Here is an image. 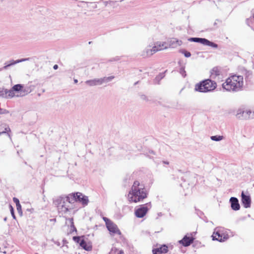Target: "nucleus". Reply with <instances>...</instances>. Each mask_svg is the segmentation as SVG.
Here are the masks:
<instances>
[{
	"label": "nucleus",
	"instance_id": "1",
	"mask_svg": "<svg viewBox=\"0 0 254 254\" xmlns=\"http://www.w3.org/2000/svg\"><path fill=\"white\" fill-rule=\"evenodd\" d=\"M244 78L242 75H233L222 84V87L228 91L238 92L243 89Z\"/></svg>",
	"mask_w": 254,
	"mask_h": 254
},
{
	"label": "nucleus",
	"instance_id": "2",
	"mask_svg": "<svg viewBox=\"0 0 254 254\" xmlns=\"http://www.w3.org/2000/svg\"><path fill=\"white\" fill-rule=\"evenodd\" d=\"M127 197L130 202H137L147 197V193L144 187L136 181L129 191Z\"/></svg>",
	"mask_w": 254,
	"mask_h": 254
},
{
	"label": "nucleus",
	"instance_id": "3",
	"mask_svg": "<svg viewBox=\"0 0 254 254\" xmlns=\"http://www.w3.org/2000/svg\"><path fill=\"white\" fill-rule=\"evenodd\" d=\"M73 198L70 194L67 195H63L55 198L53 203L57 206L59 212L63 215L72 209L71 204L73 203Z\"/></svg>",
	"mask_w": 254,
	"mask_h": 254
},
{
	"label": "nucleus",
	"instance_id": "4",
	"mask_svg": "<svg viewBox=\"0 0 254 254\" xmlns=\"http://www.w3.org/2000/svg\"><path fill=\"white\" fill-rule=\"evenodd\" d=\"M217 87L215 81L210 79H205L195 85L194 90L199 92H208L213 91Z\"/></svg>",
	"mask_w": 254,
	"mask_h": 254
},
{
	"label": "nucleus",
	"instance_id": "5",
	"mask_svg": "<svg viewBox=\"0 0 254 254\" xmlns=\"http://www.w3.org/2000/svg\"><path fill=\"white\" fill-rule=\"evenodd\" d=\"M32 90L30 86H24L22 84H18L14 85L9 91V98L14 96H23L30 93Z\"/></svg>",
	"mask_w": 254,
	"mask_h": 254
},
{
	"label": "nucleus",
	"instance_id": "6",
	"mask_svg": "<svg viewBox=\"0 0 254 254\" xmlns=\"http://www.w3.org/2000/svg\"><path fill=\"white\" fill-rule=\"evenodd\" d=\"M114 78V76H110L109 77H104L100 78H94L86 81L85 83L89 86L101 85L104 83H107L111 81Z\"/></svg>",
	"mask_w": 254,
	"mask_h": 254
},
{
	"label": "nucleus",
	"instance_id": "7",
	"mask_svg": "<svg viewBox=\"0 0 254 254\" xmlns=\"http://www.w3.org/2000/svg\"><path fill=\"white\" fill-rule=\"evenodd\" d=\"M103 219L106 223L107 228L112 235H121V232L116 224L114 223L112 221L106 217H103Z\"/></svg>",
	"mask_w": 254,
	"mask_h": 254
},
{
	"label": "nucleus",
	"instance_id": "8",
	"mask_svg": "<svg viewBox=\"0 0 254 254\" xmlns=\"http://www.w3.org/2000/svg\"><path fill=\"white\" fill-rule=\"evenodd\" d=\"M212 237L213 240H216L220 242H223L229 238L228 234L223 233L221 228H215Z\"/></svg>",
	"mask_w": 254,
	"mask_h": 254
},
{
	"label": "nucleus",
	"instance_id": "9",
	"mask_svg": "<svg viewBox=\"0 0 254 254\" xmlns=\"http://www.w3.org/2000/svg\"><path fill=\"white\" fill-rule=\"evenodd\" d=\"M188 41L190 42L199 43L203 45L208 46L215 49L218 48V45L217 44L211 42L205 38L192 37L188 39Z\"/></svg>",
	"mask_w": 254,
	"mask_h": 254
},
{
	"label": "nucleus",
	"instance_id": "10",
	"mask_svg": "<svg viewBox=\"0 0 254 254\" xmlns=\"http://www.w3.org/2000/svg\"><path fill=\"white\" fill-rule=\"evenodd\" d=\"M70 195L73 197V198L74 200H73V203L74 202H79L83 205H87L88 203L89 200L88 197L80 192L70 193Z\"/></svg>",
	"mask_w": 254,
	"mask_h": 254
},
{
	"label": "nucleus",
	"instance_id": "11",
	"mask_svg": "<svg viewBox=\"0 0 254 254\" xmlns=\"http://www.w3.org/2000/svg\"><path fill=\"white\" fill-rule=\"evenodd\" d=\"M151 206L150 203L141 205L135 210V215L138 218H142L147 213L149 208Z\"/></svg>",
	"mask_w": 254,
	"mask_h": 254
},
{
	"label": "nucleus",
	"instance_id": "12",
	"mask_svg": "<svg viewBox=\"0 0 254 254\" xmlns=\"http://www.w3.org/2000/svg\"><path fill=\"white\" fill-rule=\"evenodd\" d=\"M252 113V111L250 110H244L243 109H239L237 112L236 117L241 120L250 119V114Z\"/></svg>",
	"mask_w": 254,
	"mask_h": 254
},
{
	"label": "nucleus",
	"instance_id": "13",
	"mask_svg": "<svg viewBox=\"0 0 254 254\" xmlns=\"http://www.w3.org/2000/svg\"><path fill=\"white\" fill-rule=\"evenodd\" d=\"M170 46L165 42L158 41L154 43L153 51L156 53L158 51L168 48Z\"/></svg>",
	"mask_w": 254,
	"mask_h": 254
},
{
	"label": "nucleus",
	"instance_id": "14",
	"mask_svg": "<svg viewBox=\"0 0 254 254\" xmlns=\"http://www.w3.org/2000/svg\"><path fill=\"white\" fill-rule=\"evenodd\" d=\"M242 202L245 208H249L251 207V199L249 195H246L244 191L241 193Z\"/></svg>",
	"mask_w": 254,
	"mask_h": 254
},
{
	"label": "nucleus",
	"instance_id": "15",
	"mask_svg": "<svg viewBox=\"0 0 254 254\" xmlns=\"http://www.w3.org/2000/svg\"><path fill=\"white\" fill-rule=\"evenodd\" d=\"M193 241V238L192 237H188L187 235H186L181 240L179 241V243L185 247H188L192 244Z\"/></svg>",
	"mask_w": 254,
	"mask_h": 254
},
{
	"label": "nucleus",
	"instance_id": "16",
	"mask_svg": "<svg viewBox=\"0 0 254 254\" xmlns=\"http://www.w3.org/2000/svg\"><path fill=\"white\" fill-rule=\"evenodd\" d=\"M230 202L231 203V207L233 210L237 211L240 209V206L239 200L236 197H231L230 199Z\"/></svg>",
	"mask_w": 254,
	"mask_h": 254
},
{
	"label": "nucleus",
	"instance_id": "17",
	"mask_svg": "<svg viewBox=\"0 0 254 254\" xmlns=\"http://www.w3.org/2000/svg\"><path fill=\"white\" fill-rule=\"evenodd\" d=\"M151 46H148L142 52L141 54V56L145 58L149 57L152 56L153 54L155 53L156 52L153 50V47L151 48Z\"/></svg>",
	"mask_w": 254,
	"mask_h": 254
},
{
	"label": "nucleus",
	"instance_id": "18",
	"mask_svg": "<svg viewBox=\"0 0 254 254\" xmlns=\"http://www.w3.org/2000/svg\"><path fill=\"white\" fill-rule=\"evenodd\" d=\"M10 131V129L8 126L5 124H2L0 125V134L3 133H6L8 137L11 139L10 135L9 132Z\"/></svg>",
	"mask_w": 254,
	"mask_h": 254
},
{
	"label": "nucleus",
	"instance_id": "19",
	"mask_svg": "<svg viewBox=\"0 0 254 254\" xmlns=\"http://www.w3.org/2000/svg\"><path fill=\"white\" fill-rule=\"evenodd\" d=\"M29 60H30V58H28L21 59L20 60H18L16 61H10V63L8 64H7V63L5 64V65L3 67V68L5 69H6L8 68V67H9V66H10L12 65H14L16 64H17V63H19L20 62L29 61Z\"/></svg>",
	"mask_w": 254,
	"mask_h": 254
},
{
	"label": "nucleus",
	"instance_id": "20",
	"mask_svg": "<svg viewBox=\"0 0 254 254\" xmlns=\"http://www.w3.org/2000/svg\"><path fill=\"white\" fill-rule=\"evenodd\" d=\"M80 246L84 250L87 251L92 250V246L89 243L87 244L84 239H82L81 242H80Z\"/></svg>",
	"mask_w": 254,
	"mask_h": 254
},
{
	"label": "nucleus",
	"instance_id": "21",
	"mask_svg": "<svg viewBox=\"0 0 254 254\" xmlns=\"http://www.w3.org/2000/svg\"><path fill=\"white\" fill-rule=\"evenodd\" d=\"M220 71L218 67H213L210 71V77L212 79H215L217 76L220 75Z\"/></svg>",
	"mask_w": 254,
	"mask_h": 254
},
{
	"label": "nucleus",
	"instance_id": "22",
	"mask_svg": "<svg viewBox=\"0 0 254 254\" xmlns=\"http://www.w3.org/2000/svg\"><path fill=\"white\" fill-rule=\"evenodd\" d=\"M9 91L3 88H0V97L5 98H9Z\"/></svg>",
	"mask_w": 254,
	"mask_h": 254
},
{
	"label": "nucleus",
	"instance_id": "23",
	"mask_svg": "<svg viewBox=\"0 0 254 254\" xmlns=\"http://www.w3.org/2000/svg\"><path fill=\"white\" fill-rule=\"evenodd\" d=\"M165 76V73H160L154 79V82L155 84H159V81Z\"/></svg>",
	"mask_w": 254,
	"mask_h": 254
},
{
	"label": "nucleus",
	"instance_id": "24",
	"mask_svg": "<svg viewBox=\"0 0 254 254\" xmlns=\"http://www.w3.org/2000/svg\"><path fill=\"white\" fill-rule=\"evenodd\" d=\"M210 138L212 140L215 141H219L223 139V136L222 135H214L211 136Z\"/></svg>",
	"mask_w": 254,
	"mask_h": 254
},
{
	"label": "nucleus",
	"instance_id": "25",
	"mask_svg": "<svg viewBox=\"0 0 254 254\" xmlns=\"http://www.w3.org/2000/svg\"><path fill=\"white\" fill-rule=\"evenodd\" d=\"M158 249L161 254L162 253H166L168 252V247L166 245H163Z\"/></svg>",
	"mask_w": 254,
	"mask_h": 254
},
{
	"label": "nucleus",
	"instance_id": "26",
	"mask_svg": "<svg viewBox=\"0 0 254 254\" xmlns=\"http://www.w3.org/2000/svg\"><path fill=\"white\" fill-rule=\"evenodd\" d=\"M113 253H117V254H123V251L122 250H118L116 248H112L110 254H112Z\"/></svg>",
	"mask_w": 254,
	"mask_h": 254
},
{
	"label": "nucleus",
	"instance_id": "27",
	"mask_svg": "<svg viewBox=\"0 0 254 254\" xmlns=\"http://www.w3.org/2000/svg\"><path fill=\"white\" fill-rule=\"evenodd\" d=\"M171 44L172 45H174V46H177L181 45V44L182 43L181 41H179L176 39H173V40H171Z\"/></svg>",
	"mask_w": 254,
	"mask_h": 254
},
{
	"label": "nucleus",
	"instance_id": "28",
	"mask_svg": "<svg viewBox=\"0 0 254 254\" xmlns=\"http://www.w3.org/2000/svg\"><path fill=\"white\" fill-rule=\"evenodd\" d=\"M73 240L74 242L78 243L80 245V242H81L82 239H81V238L79 236H74L73 237Z\"/></svg>",
	"mask_w": 254,
	"mask_h": 254
},
{
	"label": "nucleus",
	"instance_id": "29",
	"mask_svg": "<svg viewBox=\"0 0 254 254\" xmlns=\"http://www.w3.org/2000/svg\"><path fill=\"white\" fill-rule=\"evenodd\" d=\"M16 208H17V210L18 211V213L20 214V215H22V210H21V206L20 204L19 205H17L16 206Z\"/></svg>",
	"mask_w": 254,
	"mask_h": 254
},
{
	"label": "nucleus",
	"instance_id": "30",
	"mask_svg": "<svg viewBox=\"0 0 254 254\" xmlns=\"http://www.w3.org/2000/svg\"><path fill=\"white\" fill-rule=\"evenodd\" d=\"M183 53L184 54V56L187 58H189L191 56L190 53L187 51H184Z\"/></svg>",
	"mask_w": 254,
	"mask_h": 254
},
{
	"label": "nucleus",
	"instance_id": "31",
	"mask_svg": "<svg viewBox=\"0 0 254 254\" xmlns=\"http://www.w3.org/2000/svg\"><path fill=\"white\" fill-rule=\"evenodd\" d=\"M13 200L15 203L16 206H17V205L20 204V202H19V199L18 198H17L16 197H13Z\"/></svg>",
	"mask_w": 254,
	"mask_h": 254
},
{
	"label": "nucleus",
	"instance_id": "32",
	"mask_svg": "<svg viewBox=\"0 0 254 254\" xmlns=\"http://www.w3.org/2000/svg\"><path fill=\"white\" fill-rule=\"evenodd\" d=\"M180 73L182 74V75L184 76V77H185V76L186 75V71H185V69L184 68H181V69H180Z\"/></svg>",
	"mask_w": 254,
	"mask_h": 254
},
{
	"label": "nucleus",
	"instance_id": "33",
	"mask_svg": "<svg viewBox=\"0 0 254 254\" xmlns=\"http://www.w3.org/2000/svg\"><path fill=\"white\" fill-rule=\"evenodd\" d=\"M10 212H11V215H12L13 218L14 219H15V216L14 213L13 208V207L11 205H10Z\"/></svg>",
	"mask_w": 254,
	"mask_h": 254
},
{
	"label": "nucleus",
	"instance_id": "34",
	"mask_svg": "<svg viewBox=\"0 0 254 254\" xmlns=\"http://www.w3.org/2000/svg\"><path fill=\"white\" fill-rule=\"evenodd\" d=\"M140 98L143 100H145V101L148 100L147 97L145 95H141L140 96Z\"/></svg>",
	"mask_w": 254,
	"mask_h": 254
},
{
	"label": "nucleus",
	"instance_id": "35",
	"mask_svg": "<svg viewBox=\"0 0 254 254\" xmlns=\"http://www.w3.org/2000/svg\"><path fill=\"white\" fill-rule=\"evenodd\" d=\"M69 222L71 223V226L75 229V227L73 225V219L72 218H69Z\"/></svg>",
	"mask_w": 254,
	"mask_h": 254
},
{
	"label": "nucleus",
	"instance_id": "36",
	"mask_svg": "<svg viewBox=\"0 0 254 254\" xmlns=\"http://www.w3.org/2000/svg\"><path fill=\"white\" fill-rule=\"evenodd\" d=\"M250 119H254V111H252V113L250 114Z\"/></svg>",
	"mask_w": 254,
	"mask_h": 254
},
{
	"label": "nucleus",
	"instance_id": "37",
	"mask_svg": "<svg viewBox=\"0 0 254 254\" xmlns=\"http://www.w3.org/2000/svg\"><path fill=\"white\" fill-rule=\"evenodd\" d=\"M0 112H5V114L8 113V112L6 110H3L1 109H0Z\"/></svg>",
	"mask_w": 254,
	"mask_h": 254
},
{
	"label": "nucleus",
	"instance_id": "38",
	"mask_svg": "<svg viewBox=\"0 0 254 254\" xmlns=\"http://www.w3.org/2000/svg\"><path fill=\"white\" fill-rule=\"evenodd\" d=\"M53 68L54 69H57L58 68V65L57 64H55L54 65Z\"/></svg>",
	"mask_w": 254,
	"mask_h": 254
},
{
	"label": "nucleus",
	"instance_id": "39",
	"mask_svg": "<svg viewBox=\"0 0 254 254\" xmlns=\"http://www.w3.org/2000/svg\"><path fill=\"white\" fill-rule=\"evenodd\" d=\"M0 252H2V253H4V254H6V252L5 251H4V250H3V251H1V248H0Z\"/></svg>",
	"mask_w": 254,
	"mask_h": 254
},
{
	"label": "nucleus",
	"instance_id": "40",
	"mask_svg": "<svg viewBox=\"0 0 254 254\" xmlns=\"http://www.w3.org/2000/svg\"><path fill=\"white\" fill-rule=\"evenodd\" d=\"M0 252H2V253H4V254H6V252L5 251H4V250H3V251H1V248H0Z\"/></svg>",
	"mask_w": 254,
	"mask_h": 254
},
{
	"label": "nucleus",
	"instance_id": "41",
	"mask_svg": "<svg viewBox=\"0 0 254 254\" xmlns=\"http://www.w3.org/2000/svg\"><path fill=\"white\" fill-rule=\"evenodd\" d=\"M150 154L155 155V153L153 151L151 150L150 151Z\"/></svg>",
	"mask_w": 254,
	"mask_h": 254
},
{
	"label": "nucleus",
	"instance_id": "42",
	"mask_svg": "<svg viewBox=\"0 0 254 254\" xmlns=\"http://www.w3.org/2000/svg\"><path fill=\"white\" fill-rule=\"evenodd\" d=\"M77 82H78L77 79H74V82L75 83H77Z\"/></svg>",
	"mask_w": 254,
	"mask_h": 254
},
{
	"label": "nucleus",
	"instance_id": "43",
	"mask_svg": "<svg viewBox=\"0 0 254 254\" xmlns=\"http://www.w3.org/2000/svg\"><path fill=\"white\" fill-rule=\"evenodd\" d=\"M163 163L166 164H169V162H167V161H163Z\"/></svg>",
	"mask_w": 254,
	"mask_h": 254
},
{
	"label": "nucleus",
	"instance_id": "44",
	"mask_svg": "<svg viewBox=\"0 0 254 254\" xmlns=\"http://www.w3.org/2000/svg\"><path fill=\"white\" fill-rule=\"evenodd\" d=\"M119 60V59L118 58H114V61H118Z\"/></svg>",
	"mask_w": 254,
	"mask_h": 254
},
{
	"label": "nucleus",
	"instance_id": "45",
	"mask_svg": "<svg viewBox=\"0 0 254 254\" xmlns=\"http://www.w3.org/2000/svg\"><path fill=\"white\" fill-rule=\"evenodd\" d=\"M6 220H7L6 217H5V218H4V221H6Z\"/></svg>",
	"mask_w": 254,
	"mask_h": 254
},
{
	"label": "nucleus",
	"instance_id": "46",
	"mask_svg": "<svg viewBox=\"0 0 254 254\" xmlns=\"http://www.w3.org/2000/svg\"><path fill=\"white\" fill-rule=\"evenodd\" d=\"M5 114V112H0V114Z\"/></svg>",
	"mask_w": 254,
	"mask_h": 254
}]
</instances>
